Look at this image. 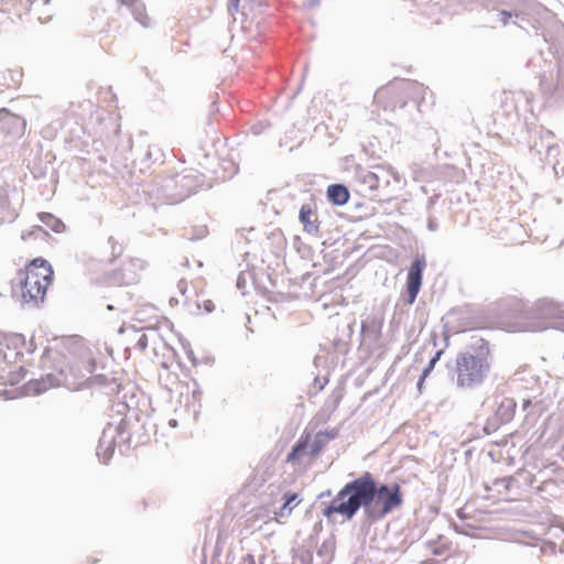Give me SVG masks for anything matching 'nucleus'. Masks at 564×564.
I'll use <instances>...</instances> for the list:
<instances>
[{
  "instance_id": "7",
  "label": "nucleus",
  "mask_w": 564,
  "mask_h": 564,
  "mask_svg": "<svg viewBox=\"0 0 564 564\" xmlns=\"http://www.w3.org/2000/svg\"><path fill=\"white\" fill-rule=\"evenodd\" d=\"M34 350L32 343L21 334L0 332V379H6L4 372L11 366L22 360L25 354Z\"/></svg>"
},
{
  "instance_id": "21",
  "label": "nucleus",
  "mask_w": 564,
  "mask_h": 564,
  "mask_svg": "<svg viewBox=\"0 0 564 564\" xmlns=\"http://www.w3.org/2000/svg\"><path fill=\"white\" fill-rule=\"evenodd\" d=\"M137 347L140 350H145L148 348V337L147 335H141L137 341Z\"/></svg>"
},
{
  "instance_id": "17",
  "label": "nucleus",
  "mask_w": 564,
  "mask_h": 564,
  "mask_svg": "<svg viewBox=\"0 0 564 564\" xmlns=\"http://www.w3.org/2000/svg\"><path fill=\"white\" fill-rule=\"evenodd\" d=\"M107 383H108V379L104 375H96V376L90 375L88 380H87V384L89 387L104 386V384H107Z\"/></svg>"
},
{
  "instance_id": "25",
  "label": "nucleus",
  "mask_w": 564,
  "mask_h": 564,
  "mask_svg": "<svg viewBox=\"0 0 564 564\" xmlns=\"http://www.w3.org/2000/svg\"><path fill=\"white\" fill-rule=\"evenodd\" d=\"M431 371H432V370H431V369H429L427 367L423 370V373H422V376H421V380H420V382H419V388H421V386H422V383H423L424 379L429 376V373H430Z\"/></svg>"
},
{
  "instance_id": "5",
  "label": "nucleus",
  "mask_w": 564,
  "mask_h": 564,
  "mask_svg": "<svg viewBox=\"0 0 564 564\" xmlns=\"http://www.w3.org/2000/svg\"><path fill=\"white\" fill-rule=\"evenodd\" d=\"M419 89L420 87L410 80L392 82L376 91L373 102L378 110L393 113L404 108Z\"/></svg>"
},
{
  "instance_id": "23",
  "label": "nucleus",
  "mask_w": 564,
  "mask_h": 564,
  "mask_svg": "<svg viewBox=\"0 0 564 564\" xmlns=\"http://www.w3.org/2000/svg\"><path fill=\"white\" fill-rule=\"evenodd\" d=\"M558 152H560V147L558 145L550 147L549 150H547V156L554 159L555 155L558 154Z\"/></svg>"
},
{
  "instance_id": "15",
  "label": "nucleus",
  "mask_w": 564,
  "mask_h": 564,
  "mask_svg": "<svg viewBox=\"0 0 564 564\" xmlns=\"http://www.w3.org/2000/svg\"><path fill=\"white\" fill-rule=\"evenodd\" d=\"M132 15L134 20L140 23L143 28H151L152 26V19L148 12V8L145 3H139L133 10Z\"/></svg>"
},
{
  "instance_id": "14",
  "label": "nucleus",
  "mask_w": 564,
  "mask_h": 564,
  "mask_svg": "<svg viewBox=\"0 0 564 564\" xmlns=\"http://www.w3.org/2000/svg\"><path fill=\"white\" fill-rule=\"evenodd\" d=\"M310 435H302L301 438L295 443L292 451L288 455L286 462L293 463L300 460L306 453L308 445Z\"/></svg>"
},
{
  "instance_id": "4",
  "label": "nucleus",
  "mask_w": 564,
  "mask_h": 564,
  "mask_svg": "<svg viewBox=\"0 0 564 564\" xmlns=\"http://www.w3.org/2000/svg\"><path fill=\"white\" fill-rule=\"evenodd\" d=\"M490 350L487 346L479 347L475 354L462 352L455 361L456 383L462 389L479 386L490 370Z\"/></svg>"
},
{
  "instance_id": "8",
  "label": "nucleus",
  "mask_w": 564,
  "mask_h": 564,
  "mask_svg": "<svg viewBox=\"0 0 564 564\" xmlns=\"http://www.w3.org/2000/svg\"><path fill=\"white\" fill-rule=\"evenodd\" d=\"M426 267V260L423 256L417 257L410 265L406 275V292H408V302L409 304L414 303L421 285L423 271Z\"/></svg>"
},
{
  "instance_id": "12",
  "label": "nucleus",
  "mask_w": 564,
  "mask_h": 564,
  "mask_svg": "<svg viewBox=\"0 0 564 564\" xmlns=\"http://www.w3.org/2000/svg\"><path fill=\"white\" fill-rule=\"evenodd\" d=\"M0 124L2 132L10 135H21L25 129L24 119L9 112L1 118Z\"/></svg>"
},
{
  "instance_id": "6",
  "label": "nucleus",
  "mask_w": 564,
  "mask_h": 564,
  "mask_svg": "<svg viewBox=\"0 0 564 564\" xmlns=\"http://www.w3.org/2000/svg\"><path fill=\"white\" fill-rule=\"evenodd\" d=\"M53 281L51 264L43 258L33 259L25 268V278L22 283L24 299L42 301Z\"/></svg>"
},
{
  "instance_id": "18",
  "label": "nucleus",
  "mask_w": 564,
  "mask_h": 564,
  "mask_svg": "<svg viewBox=\"0 0 564 564\" xmlns=\"http://www.w3.org/2000/svg\"><path fill=\"white\" fill-rule=\"evenodd\" d=\"M119 7L130 9L131 11L139 6V3H143L141 0H116Z\"/></svg>"
},
{
  "instance_id": "11",
  "label": "nucleus",
  "mask_w": 564,
  "mask_h": 564,
  "mask_svg": "<svg viewBox=\"0 0 564 564\" xmlns=\"http://www.w3.org/2000/svg\"><path fill=\"white\" fill-rule=\"evenodd\" d=\"M395 175L391 166L377 165L376 172L367 171L361 175V182L366 184L369 189L376 191L381 186V176Z\"/></svg>"
},
{
  "instance_id": "20",
  "label": "nucleus",
  "mask_w": 564,
  "mask_h": 564,
  "mask_svg": "<svg viewBox=\"0 0 564 564\" xmlns=\"http://www.w3.org/2000/svg\"><path fill=\"white\" fill-rule=\"evenodd\" d=\"M336 437V432L332 431V432H325V433H319L317 435V442L321 444L324 438H327V440H332V438H335Z\"/></svg>"
},
{
  "instance_id": "1",
  "label": "nucleus",
  "mask_w": 564,
  "mask_h": 564,
  "mask_svg": "<svg viewBox=\"0 0 564 564\" xmlns=\"http://www.w3.org/2000/svg\"><path fill=\"white\" fill-rule=\"evenodd\" d=\"M403 503V494L400 485H381L377 482L370 473L346 484L335 498L323 509V516L327 519L336 514L345 520H351L362 507L371 519H382Z\"/></svg>"
},
{
  "instance_id": "9",
  "label": "nucleus",
  "mask_w": 564,
  "mask_h": 564,
  "mask_svg": "<svg viewBox=\"0 0 564 564\" xmlns=\"http://www.w3.org/2000/svg\"><path fill=\"white\" fill-rule=\"evenodd\" d=\"M160 313L159 308L150 303L140 304L135 312L133 319L141 324L144 328H151L159 323Z\"/></svg>"
},
{
  "instance_id": "10",
  "label": "nucleus",
  "mask_w": 564,
  "mask_h": 564,
  "mask_svg": "<svg viewBox=\"0 0 564 564\" xmlns=\"http://www.w3.org/2000/svg\"><path fill=\"white\" fill-rule=\"evenodd\" d=\"M300 221L307 234H317L319 230L318 215L315 204H304L300 209Z\"/></svg>"
},
{
  "instance_id": "19",
  "label": "nucleus",
  "mask_w": 564,
  "mask_h": 564,
  "mask_svg": "<svg viewBox=\"0 0 564 564\" xmlns=\"http://www.w3.org/2000/svg\"><path fill=\"white\" fill-rule=\"evenodd\" d=\"M198 308H203L205 313H212L215 311V303L212 300H203L202 303L197 304Z\"/></svg>"
},
{
  "instance_id": "26",
  "label": "nucleus",
  "mask_w": 564,
  "mask_h": 564,
  "mask_svg": "<svg viewBox=\"0 0 564 564\" xmlns=\"http://www.w3.org/2000/svg\"><path fill=\"white\" fill-rule=\"evenodd\" d=\"M553 164H554V167H555V169H556V166H558V165H563V166H564V161H563V162H561L560 160H554Z\"/></svg>"
},
{
  "instance_id": "3",
  "label": "nucleus",
  "mask_w": 564,
  "mask_h": 564,
  "mask_svg": "<svg viewBox=\"0 0 564 564\" xmlns=\"http://www.w3.org/2000/svg\"><path fill=\"white\" fill-rule=\"evenodd\" d=\"M562 305L553 300L542 299L528 311L521 302L509 307L501 316V325L509 332H536L551 326L554 319L563 317Z\"/></svg>"
},
{
  "instance_id": "28",
  "label": "nucleus",
  "mask_w": 564,
  "mask_h": 564,
  "mask_svg": "<svg viewBox=\"0 0 564 564\" xmlns=\"http://www.w3.org/2000/svg\"><path fill=\"white\" fill-rule=\"evenodd\" d=\"M171 425L175 426L176 425V422L175 421H171L170 422Z\"/></svg>"
},
{
  "instance_id": "2",
  "label": "nucleus",
  "mask_w": 564,
  "mask_h": 564,
  "mask_svg": "<svg viewBox=\"0 0 564 564\" xmlns=\"http://www.w3.org/2000/svg\"><path fill=\"white\" fill-rule=\"evenodd\" d=\"M56 362L53 367L64 376L65 380L70 379L73 384L87 382L95 371V360L91 354L73 341H61L54 347H48L44 352V362Z\"/></svg>"
},
{
  "instance_id": "13",
  "label": "nucleus",
  "mask_w": 564,
  "mask_h": 564,
  "mask_svg": "<svg viewBox=\"0 0 564 564\" xmlns=\"http://www.w3.org/2000/svg\"><path fill=\"white\" fill-rule=\"evenodd\" d=\"M327 197L334 205H345L350 197L349 191L341 184H333L327 188Z\"/></svg>"
},
{
  "instance_id": "22",
  "label": "nucleus",
  "mask_w": 564,
  "mask_h": 564,
  "mask_svg": "<svg viewBox=\"0 0 564 564\" xmlns=\"http://www.w3.org/2000/svg\"><path fill=\"white\" fill-rule=\"evenodd\" d=\"M442 350H438L435 356L430 360L429 365H427V368L429 369H433L435 364L437 362V360L440 359L441 355H442Z\"/></svg>"
},
{
  "instance_id": "16",
  "label": "nucleus",
  "mask_w": 564,
  "mask_h": 564,
  "mask_svg": "<svg viewBox=\"0 0 564 564\" xmlns=\"http://www.w3.org/2000/svg\"><path fill=\"white\" fill-rule=\"evenodd\" d=\"M297 499V494L295 492H286L284 495V505L282 506V508L280 509L279 511V516L283 517V516H289L292 511V502L295 501Z\"/></svg>"
},
{
  "instance_id": "27",
  "label": "nucleus",
  "mask_w": 564,
  "mask_h": 564,
  "mask_svg": "<svg viewBox=\"0 0 564 564\" xmlns=\"http://www.w3.org/2000/svg\"><path fill=\"white\" fill-rule=\"evenodd\" d=\"M319 451V446H317L314 451H313V455H315L317 452Z\"/></svg>"
},
{
  "instance_id": "24",
  "label": "nucleus",
  "mask_w": 564,
  "mask_h": 564,
  "mask_svg": "<svg viewBox=\"0 0 564 564\" xmlns=\"http://www.w3.org/2000/svg\"><path fill=\"white\" fill-rule=\"evenodd\" d=\"M47 217H48L51 220H53V221L55 223V225H54V226H52V228H53L55 231H58V228H59L61 226H63V225L61 224V221H59V220H57V219H55L52 215H47Z\"/></svg>"
}]
</instances>
